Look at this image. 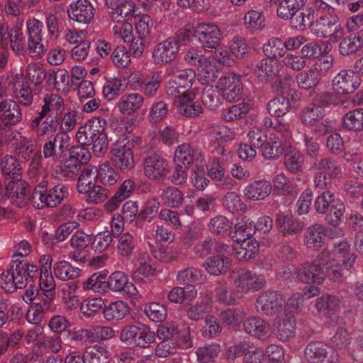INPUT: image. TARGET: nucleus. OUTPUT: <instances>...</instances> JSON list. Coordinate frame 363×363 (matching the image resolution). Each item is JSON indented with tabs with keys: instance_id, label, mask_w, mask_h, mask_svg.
I'll use <instances>...</instances> for the list:
<instances>
[{
	"instance_id": "nucleus-33",
	"label": "nucleus",
	"mask_w": 363,
	"mask_h": 363,
	"mask_svg": "<svg viewBox=\"0 0 363 363\" xmlns=\"http://www.w3.org/2000/svg\"><path fill=\"white\" fill-rule=\"evenodd\" d=\"M323 228L318 224L309 227L304 236V244L308 248L317 249L324 243Z\"/></svg>"
},
{
	"instance_id": "nucleus-46",
	"label": "nucleus",
	"mask_w": 363,
	"mask_h": 363,
	"mask_svg": "<svg viewBox=\"0 0 363 363\" xmlns=\"http://www.w3.org/2000/svg\"><path fill=\"white\" fill-rule=\"evenodd\" d=\"M81 168L76 160L68 157L61 162L57 173L65 179H73L78 175Z\"/></svg>"
},
{
	"instance_id": "nucleus-37",
	"label": "nucleus",
	"mask_w": 363,
	"mask_h": 363,
	"mask_svg": "<svg viewBox=\"0 0 363 363\" xmlns=\"http://www.w3.org/2000/svg\"><path fill=\"white\" fill-rule=\"evenodd\" d=\"M55 277L62 281L75 279L79 277L81 269L66 261L57 262L53 267Z\"/></svg>"
},
{
	"instance_id": "nucleus-41",
	"label": "nucleus",
	"mask_w": 363,
	"mask_h": 363,
	"mask_svg": "<svg viewBox=\"0 0 363 363\" xmlns=\"http://www.w3.org/2000/svg\"><path fill=\"white\" fill-rule=\"evenodd\" d=\"M221 92L218 86H208L203 90L201 99L204 106L215 110L221 105Z\"/></svg>"
},
{
	"instance_id": "nucleus-22",
	"label": "nucleus",
	"mask_w": 363,
	"mask_h": 363,
	"mask_svg": "<svg viewBox=\"0 0 363 363\" xmlns=\"http://www.w3.org/2000/svg\"><path fill=\"white\" fill-rule=\"evenodd\" d=\"M201 154L194 150L189 144L184 143L180 145L176 150L174 154V165L180 164L182 167L189 169L191 164L199 160Z\"/></svg>"
},
{
	"instance_id": "nucleus-63",
	"label": "nucleus",
	"mask_w": 363,
	"mask_h": 363,
	"mask_svg": "<svg viewBox=\"0 0 363 363\" xmlns=\"http://www.w3.org/2000/svg\"><path fill=\"white\" fill-rule=\"evenodd\" d=\"M98 177L104 185L112 186L115 184L119 179L118 174L108 164H103L99 167L97 171Z\"/></svg>"
},
{
	"instance_id": "nucleus-49",
	"label": "nucleus",
	"mask_w": 363,
	"mask_h": 363,
	"mask_svg": "<svg viewBox=\"0 0 363 363\" xmlns=\"http://www.w3.org/2000/svg\"><path fill=\"white\" fill-rule=\"evenodd\" d=\"M281 140L277 138H269L262 146V155L267 159H275L283 153Z\"/></svg>"
},
{
	"instance_id": "nucleus-24",
	"label": "nucleus",
	"mask_w": 363,
	"mask_h": 363,
	"mask_svg": "<svg viewBox=\"0 0 363 363\" xmlns=\"http://www.w3.org/2000/svg\"><path fill=\"white\" fill-rule=\"evenodd\" d=\"M272 186L267 180L255 181L245 188V196L252 201L263 200L272 192Z\"/></svg>"
},
{
	"instance_id": "nucleus-57",
	"label": "nucleus",
	"mask_w": 363,
	"mask_h": 363,
	"mask_svg": "<svg viewBox=\"0 0 363 363\" xmlns=\"http://www.w3.org/2000/svg\"><path fill=\"white\" fill-rule=\"evenodd\" d=\"M282 62L288 69L294 72L301 71L306 65L304 57L297 52L286 54L284 57Z\"/></svg>"
},
{
	"instance_id": "nucleus-38",
	"label": "nucleus",
	"mask_w": 363,
	"mask_h": 363,
	"mask_svg": "<svg viewBox=\"0 0 363 363\" xmlns=\"http://www.w3.org/2000/svg\"><path fill=\"white\" fill-rule=\"evenodd\" d=\"M291 109V104L288 97L278 96L267 104V111L271 116L281 117Z\"/></svg>"
},
{
	"instance_id": "nucleus-20",
	"label": "nucleus",
	"mask_w": 363,
	"mask_h": 363,
	"mask_svg": "<svg viewBox=\"0 0 363 363\" xmlns=\"http://www.w3.org/2000/svg\"><path fill=\"white\" fill-rule=\"evenodd\" d=\"M242 326L246 333L259 340H266L269 335L270 325L260 317L247 318Z\"/></svg>"
},
{
	"instance_id": "nucleus-17",
	"label": "nucleus",
	"mask_w": 363,
	"mask_h": 363,
	"mask_svg": "<svg viewBox=\"0 0 363 363\" xmlns=\"http://www.w3.org/2000/svg\"><path fill=\"white\" fill-rule=\"evenodd\" d=\"M330 347L319 341L311 342L305 348V356L311 363H335L330 355Z\"/></svg>"
},
{
	"instance_id": "nucleus-32",
	"label": "nucleus",
	"mask_w": 363,
	"mask_h": 363,
	"mask_svg": "<svg viewBox=\"0 0 363 363\" xmlns=\"http://www.w3.org/2000/svg\"><path fill=\"white\" fill-rule=\"evenodd\" d=\"M129 310V306L125 302L116 301L105 306L104 316L107 320H119L128 315Z\"/></svg>"
},
{
	"instance_id": "nucleus-14",
	"label": "nucleus",
	"mask_w": 363,
	"mask_h": 363,
	"mask_svg": "<svg viewBox=\"0 0 363 363\" xmlns=\"http://www.w3.org/2000/svg\"><path fill=\"white\" fill-rule=\"evenodd\" d=\"M296 274L298 280L305 284H320L325 281L323 267L313 262L301 264L296 269Z\"/></svg>"
},
{
	"instance_id": "nucleus-29",
	"label": "nucleus",
	"mask_w": 363,
	"mask_h": 363,
	"mask_svg": "<svg viewBox=\"0 0 363 363\" xmlns=\"http://www.w3.org/2000/svg\"><path fill=\"white\" fill-rule=\"evenodd\" d=\"M363 47V30L357 32V35H350L344 38L339 44V51L342 55L356 53Z\"/></svg>"
},
{
	"instance_id": "nucleus-3",
	"label": "nucleus",
	"mask_w": 363,
	"mask_h": 363,
	"mask_svg": "<svg viewBox=\"0 0 363 363\" xmlns=\"http://www.w3.org/2000/svg\"><path fill=\"white\" fill-rule=\"evenodd\" d=\"M38 277L35 265L18 267L14 272L6 270L0 275V286L6 292L13 293L18 289H24L28 284L35 282Z\"/></svg>"
},
{
	"instance_id": "nucleus-52",
	"label": "nucleus",
	"mask_w": 363,
	"mask_h": 363,
	"mask_svg": "<svg viewBox=\"0 0 363 363\" xmlns=\"http://www.w3.org/2000/svg\"><path fill=\"white\" fill-rule=\"evenodd\" d=\"M106 277L107 273H94L84 282L83 287L85 289H91L96 292L105 291V289L108 286L107 281H106Z\"/></svg>"
},
{
	"instance_id": "nucleus-28",
	"label": "nucleus",
	"mask_w": 363,
	"mask_h": 363,
	"mask_svg": "<svg viewBox=\"0 0 363 363\" xmlns=\"http://www.w3.org/2000/svg\"><path fill=\"white\" fill-rule=\"evenodd\" d=\"M108 287L113 291H124L127 294H135V287L128 282V277L121 272H115L109 276Z\"/></svg>"
},
{
	"instance_id": "nucleus-54",
	"label": "nucleus",
	"mask_w": 363,
	"mask_h": 363,
	"mask_svg": "<svg viewBox=\"0 0 363 363\" xmlns=\"http://www.w3.org/2000/svg\"><path fill=\"white\" fill-rule=\"evenodd\" d=\"M53 298L54 296H48V292L43 291L41 294H38L37 302L34 303L36 308L35 312L38 314L34 313L33 321H39L41 318V313L52 310Z\"/></svg>"
},
{
	"instance_id": "nucleus-9",
	"label": "nucleus",
	"mask_w": 363,
	"mask_h": 363,
	"mask_svg": "<svg viewBox=\"0 0 363 363\" xmlns=\"http://www.w3.org/2000/svg\"><path fill=\"white\" fill-rule=\"evenodd\" d=\"M284 303L281 294L267 291L256 299L255 307L257 312L262 315L275 316L282 311Z\"/></svg>"
},
{
	"instance_id": "nucleus-45",
	"label": "nucleus",
	"mask_w": 363,
	"mask_h": 363,
	"mask_svg": "<svg viewBox=\"0 0 363 363\" xmlns=\"http://www.w3.org/2000/svg\"><path fill=\"white\" fill-rule=\"evenodd\" d=\"M303 160V155L296 150H289L284 155V165L293 173L301 171Z\"/></svg>"
},
{
	"instance_id": "nucleus-51",
	"label": "nucleus",
	"mask_w": 363,
	"mask_h": 363,
	"mask_svg": "<svg viewBox=\"0 0 363 363\" xmlns=\"http://www.w3.org/2000/svg\"><path fill=\"white\" fill-rule=\"evenodd\" d=\"M10 44L12 50L16 53H23L26 47V36L18 26L13 27L10 30Z\"/></svg>"
},
{
	"instance_id": "nucleus-60",
	"label": "nucleus",
	"mask_w": 363,
	"mask_h": 363,
	"mask_svg": "<svg viewBox=\"0 0 363 363\" xmlns=\"http://www.w3.org/2000/svg\"><path fill=\"white\" fill-rule=\"evenodd\" d=\"M104 304L102 298H87L81 303L80 311L83 314L89 317L94 316L101 311Z\"/></svg>"
},
{
	"instance_id": "nucleus-39",
	"label": "nucleus",
	"mask_w": 363,
	"mask_h": 363,
	"mask_svg": "<svg viewBox=\"0 0 363 363\" xmlns=\"http://www.w3.org/2000/svg\"><path fill=\"white\" fill-rule=\"evenodd\" d=\"M1 172L11 179L22 177L23 169L21 162L14 157L6 155L1 162Z\"/></svg>"
},
{
	"instance_id": "nucleus-6",
	"label": "nucleus",
	"mask_w": 363,
	"mask_h": 363,
	"mask_svg": "<svg viewBox=\"0 0 363 363\" xmlns=\"http://www.w3.org/2000/svg\"><path fill=\"white\" fill-rule=\"evenodd\" d=\"M314 183L321 190L327 187L330 179H340L342 171L338 162L332 157H323L318 160L313 167Z\"/></svg>"
},
{
	"instance_id": "nucleus-12",
	"label": "nucleus",
	"mask_w": 363,
	"mask_h": 363,
	"mask_svg": "<svg viewBox=\"0 0 363 363\" xmlns=\"http://www.w3.org/2000/svg\"><path fill=\"white\" fill-rule=\"evenodd\" d=\"M360 81L353 71L342 70L332 81L333 90L338 95H348L358 89Z\"/></svg>"
},
{
	"instance_id": "nucleus-7",
	"label": "nucleus",
	"mask_w": 363,
	"mask_h": 363,
	"mask_svg": "<svg viewBox=\"0 0 363 363\" xmlns=\"http://www.w3.org/2000/svg\"><path fill=\"white\" fill-rule=\"evenodd\" d=\"M119 337L127 345L147 348L155 342V334L145 325H126L122 328Z\"/></svg>"
},
{
	"instance_id": "nucleus-16",
	"label": "nucleus",
	"mask_w": 363,
	"mask_h": 363,
	"mask_svg": "<svg viewBox=\"0 0 363 363\" xmlns=\"http://www.w3.org/2000/svg\"><path fill=\"white\" fill-rule=\"evenodd\" d=\"M218 87L221 91V96L231 102L240 99L242 84L238 76L228 74L219 79Z\"/></svg>"
},
{
	"instance_id": "nucleus-34",
	"label": "nucleus",
	"mask_w": 363,
	"mask_h": 363,
	"mask_svg": "<svg viewBox=\"0 0 363 363\" xmlns=\"http://www.w3.org/2000/svg\"><path fill=\"white\" fill-rule=\"evenodd\" d=\"M98 177L97 169L96 168H84L79 177L77 188L80 194L89 192L91 188L94 186Z\"/></svg>"
},
{
	"instance_id": "nucleus-61",
	"label": "nucleus",
	"mask_w": 363,
	"mask_h": 363,
	"mask_svg": "<svg viewBox=\"0 0 363 363\" xmlns=\"http://www.w3.org/2000/svg\"><path fill=\"white\" fill-rule=\"evenodd\" d=\"M145 313L154 322H161L167 316V309L164 306L157 302L150 303L145 307Z\"/></svg>"
},
{
	"instance_id": "nucleus-19",
	"label": "nucleus",
	"mask_w": 363,
	"mask_h": 363,
	"mask_svg": "<svg viewBox=\"0 0 363 363\" xmlns=\"http://www.w3.org/2000/svg\"><path fill=\"white\" fill-rule=\"evenodd\" d=\"M93 6L88 0H78L67 10L69 17L78 25L88 24L94 17Z\"/></svg>"
},
{
	"instance_id": "nucleus-47",
	"label": "nucleus",
	"mask_w": 363,
	"mask_h": 363,
	"mask_svg": "<svg viewBox=\"0 0 363 363\" xmlns=\"http://www.w3.org/2000/svg\"><path fill=\"white\" fill-rule=\"evenodd\" d=\"M135 11L133 2L125 0L110 15L113 22L120 23L125 21L126 17H134L136 15Z\"/></svg>"
},
{
	"instance_id": "nucleus-21",
	"label": "nucleus",
	"mask_w": 363,
	"mask_h": 363,
	"mask_svg": "<svg viewBox=\"0 0 363 363\" xmlns=\"http://www.w3.org/2000/svg\"><path fill=\"white\" fill-rule=\"evenodd\" d=\"M111 160L114 166L122 171H128L134 167L133 150L129 147L120 145L111 150Z\"/></svg>"
},
{
	"instance_id": "nucleus-50",
	"label": "nucleus",
	"mask_w": 363,
	"mask_h": 363,
	"mask_svg": "<svg viewBox=\"0 0 363 363\" xmlns=\"http://www.w3.org/2000/svg\"><path fill=\"white\" fill-rule=\"evenodd\" d=\"M241 247L236 252V257L239 260H249L255 257L259 250V243L253 238L247 241H241Z\"/></svg>"
},
{
	"instance_id": "nucleus-55",
	"label": "nucleus",
	"mask_w": 363,
	"mask_h": 363,
	"mask_svg": "<svg viewBox=\"0 0 363 363\" xmlns=\"http://www.w3.org/2000/svg\"><path fill=\"white\" fill-rule=\"evenodd\" d=\"M249 111V104L240 103L234 105L225 110L222 113V118L228 122H231L238 120L240 118L244 117Z\"/></svg>"
},
{
	"instance_id": "nucleus-48",
	"label": "nucleus",
	"mask_w": 363,
	"mask_h": 363,
	"mask_svg": "<svg viewBox=\"0 0 363 363\" xmlns=\"http://www.w3.org/2000/svg\"><path fill=\"white\" fill-rule=\"evenodd\" d=\"M160 197L162 202L169 207H177L184 201L182 191L174 186H169L164 189Z\"/></svg>"
},
{
	"instance_id": "nucleus-5",
	"label": "nucleus",
	"mask_w": 363,
	"mask_h": 363,
	"mask_svg": "<svg viewBox=\"0 0 363 363\" xmlns=\"http://www.w3.org/2000/svg\"><path fill=\"white\" fill-rule=\"evenodd\" d=\"M172 78L166 86L167 94L174 97L191 94L188 90L195 79L196 74L192 69H177L175 66L167 69Z\"/></svg>"
},
{
	"instance_id": "nucleus-18",
	"label": "nucleus",
	"mask_w": 363,
	"mask_h": 363,
	"mask_svg": "<svg viewBox=\"0 0 363 363\" xmlns=\"http://www.w3.org/2000/svg\"><path fill=\"white\" fill-rule=\"evenodd\" d=\"M144 164L145 174L149 179H160L166 177L169 173L167 162L157 154L145 157Z\"/></svg>"
},
{
	"instance_id": "nucleus-27",
	"label": "nucleus",
	"mask_w": 363,
	"mask_h": 363,
	"mask_svg": "<svg viewBox=\"0 0 363 363\" xmlns=\"http://www.w3.org/2000/svg\"><path fill=\"white\" fill-rule=\"evenodd\" d=\"M176 98L177 99V103H178L177 108L182 115L186 117H196L202 113L201 106L193 102L194 94L182 95Z\"/></svg>"
},
{
	"instance_id": "nucleus-58",
	"label": "nucleus",
	"mask_w": 363,
	"mask_h": 363,
	"mask_svg": "<svg viewBox=\"0 0 363 363\" xmlns=\"http://www.w3.org/2000/svg\"><path fill=\"white\" fill-rule=\"evenodd\" d=\"M335 254H339L342 257V264L346 269H350L354 264L356 257L350 253V246L347 242H340L335 247Z\"/></svg>"
},
{
	"instance_id": "nucleus-1",
	"label": "nucleus",
	"mask_w": 363,
	"mask_h": 363,
	"mask_svg": "<svg viewBox=\"0 0 363 363\" xmlns=\"http://www.w3.org/2000/svg\"><path fill=\"white\" fill-rule=\"evenodd\" d=\"M45 24L47 31L44 30L43 23L38 19L28 20L26 23L28 38L27 47L31 56H40L46 51L45 43L49 38H56L60 31V19L54 14L50 13L45 17Z\"/></svg>"
},
{
	"instance_id": "nucleus-13",
	"label": "nucleus",
	"mask_w": 363,
	"mask_h": 363,
	"mask_svg": "<svg viewBox=\"0 0 363 363\" xmlns=\"http://www.w3.org/2000/svg\"><path fill=\"white\" fill-rule=\"evenodd\" d=\"M179 52L174 40L167 38L154 47L152 53V61L160 65L169 64L177 57Z\"/></svg>"
},
{
	"instance_id": "nucleus-53",
	"label": "nucleus",
	"mask_w": 363,
	"mask_h": 363,
	"mask_svg": "<svg viewBox=\"0 0 363 363\" xmlns=\"http://www.w3.org/2000/svg\"><path fill=\"white\" fill-rule=\"evenodd\" d=\"M84 354L85 363H106L107 357L105 349L100 345L88 347Z\"/></svg>"
},
{
	"instance_id": "nucleus-26",
	"label": "nucleus",
	"mask_w": 363,
	"mask_h": 363,
	"mask_svg": "<svg viewBox=\"0 0 363 363\" xmlns=\"http://www.w3.org/2000/svg\"><path fill=\"white\" fill-rule=\"evenodd\" d=\"M276 224L279 230L286 235H296L302 231L303 224L294 218L291 215H278L276 218Z\"/></svg>"
},
{
	"instance_id": "nucleus-64",
	"label": "nucleus",
	"mask_w": 363,
	"mask_h": 363,
	"mask_svg": "<svg viewBox=\"0 0 363 363\" xmlns=\"http://www.w3.org/2000/svg\"><path fill=\"white\" fill-rule=\"evenodd\" d=\"M219 345H210L206 347H201L196 351L198 361L201 363H209L213 362L218 356Z\"/></svg>"
},
{
	"instance_id": "nucleus-59",
	"label": "nucleus",
	"mask_w": 363,
	"mask_h": 363,
	"mask_svg": "<svg viewBox=\"0 0 363 363\" xmlns=\"http://www.w3.org/2000/svg\"><path fill=\"white\" fill-rule=\"evenodd\" d=\"M59 124L60 121L57 116H48L37 129H32V130L35 131L38 137H43L55 133Z\"/></svg>"
},
{
	"instance_id": "nucleus-43",
	"label": "nucleus",
	"mask_w": 363,
	"mask_h": 363,
	"mask_svg": "<svg viewBox=\"0 0 363 363\" xmlns=\"http://www.w3.org/2000/svg\"><path fill=\"white\" fill-rule=\"evenodd\" d=\"M306 4V0H283L277 9V16L282 19L288 20L292 12L302 9Z\"/></svg>"
},
{
	"instance_id": "nucleus-44",
	"label": "nucleus",
	"mask_w": 363,
	"mask_h": 363,
	"mask_svg": "<svg viewBox=\"0 0 363 363\" xmlns=\"http://www.w3.org/2000/svg\"><path fill=\"white\" fill-rule=\"evenodd\" d=\"M324 116V110L314 104L305 107L301 114V122L305 125H312Z\"/></svg>"
},
{
	"instance_id": "nucleus-30",
	"label": "nucleus",
	"mask_w": 363,
	"mask_h": 363,
	"mask_svg": "<svg viewBox=\"0 0 363 363\" xmlns=\"http://www.w3.org/2000/svg\"><path fill=\"white\" fill-rule=\"evenodd\" d=\"M313 11L311 8L292 12L288 18L292 28L298 30H304L306 26L312 23L313 19Z\"/></svg>"
},
{
	"instance_id": "nucleus-31",
	"label": "nucleus",
	"mask_w": 363,
	"mask_h": 363,
	"mask_svg": "<svg viewBox=\"0 0 363 363\" xmlns=\"http://www.w3.org/2000/svg\"><path fill=\"white\" fill-rule=\"evenodd\" d=\"M227 245L216 239L208 238L197 243L194 247V252L201 257H205L209 255H214L217 252H224V247Z\"/></svg>"
},
{
	"instance_id": "nucleus-40",
	"label": "nucleus",
	"mask_w": 363,
	"mask_h": 363,
	"mask_svg": "<svg viewBox=\"0 0 363 363\" xmlns=\"http://www.w3.org/2000/svg\"><path fill=\"white\" fill-rule=\"evenodd\" d=\"M279 64L271 58H264L259 60L255 69V73L259 77H277L279 72Z\"/></svg>"
},
{
	"instance_id": "nucleus-35",
	"label": "nucleus",
	"mask_w": 363,
	"mask_h": 363,
	"mask_svg": "<svg viewBox=\"0 0 363 363\" xmlns=\"http://www.w3.org/2000/svg\"><path fill=\"white\" fill-rule=\"evenodd\" d=\"M342 125L348 130H363V108H357L347 112L342 118Z\"/></svg>"
},
{
	"instance_id": "nucleus-4",
	"label": "nucleus",
	"mask_w": 363,
	"mask_h": 363,
	"mask_svg": "<svg viewBox=\"0 0 363 363\" xmlns=\"http://www.w3.org/2000/svg\"><path fill=\"white\" fill-rule=\"evenodd\" d=\"M314 207L317 213L327 214L330 217L329 223L334 226L341 221L345 211L343 202L330 190L323 191L316 198Z\"/></svg>"
},
{
	"instance_id": "nucleus-62",
	"label": "nucleus",
	"mask_w": 363,
	"mask_h": 363,
	"mask_svg": "<svg viewBox=\"0 0 363 363\" xmlns=\"http://www.w3.org/2000/svg\"><path fill=\"white\" fill-rule=\"evenodd\" d=\"M69 158L76 160L80 167L87 164L91 156L89 150L83 145L72 146L69 150Z\"/></svg>"
},
{
	"instance_id": "nucleus-36",
	"label": "nucleus",
	"mask_w": 363,
	"mask_h": 363,
	"mask_svg": "<svg viewBox=\"0 0 363 363\" xmlns=\"http://www.w3.org/2000/svg\"><path fill=\"white\" fill-rule=\"evenodd\" d=\"M320 74L316 67L301 72L296 77L299 88L308 90L318 84Z\"/></svg>"
},
{
	"instance_id": "nucleus-10",
	"label": "nucleus",
	"mask_w": 363,
	"mask_h": 363,
	"mask_svg": "<svg viewBox=\"0 0 363 363\" xmlns=\"http://www.w3.org/2000/svg\"><path fill=\"white\" fill-rule=\"evenodd\" d=\"M194 36L204 48L216 49L220 44L222 32L214 23H200L195 28Z\"/></svg>"
},
{
	"instance_id": "nucleus-11",
	"label": "nucleus",
	"mask_w": 363,
	"mask_h": 363,
	"mask_svg": "<svg viewBox=\"0 0 363 363\" xmlns=\"http://www.w3.org/2000/svg\"><path fill=\"white\" fill-rule=\"evenodd\" d=\"M30 194V186L22 177L11 179L6 185V195L18 207H24L29 200L31 201Z\"/></svg>"
},
{
	"instance_id": "nucleus-42",
	"label": "nucleus",
	"mask_w": 363,
	"mask_h": 363,
	"mask_svg": "<svg viewBox=\"0 0 363 363\" xmlns=\"http://www.w3.org/2000/svg\"><path fill=\"white\" fill-rule=\"evenodd\" d=\"M262 50L264 55L272 60L284 57L285 43L281 38H273L264 45Z\"/></svg>"
},
{
	"instance_id": "nucleus-15",
	"label": "nucleus",
	"mask_w": 363,
	"mask_h": 363,
	"mask_svg": "<svg viewBox=\"0 0 363 363\" xmlns=\"http://www.w3.org/2000/svg\"><path fill=\"white\" fill-rule=\"evenodd\" d=\"M224 249V252H217L204 262L203 267L210 274L214 276L224 274L230 268L228 256L231 253V248L230 246L227 245Z\"/></svg>"
},
{
	"instance_id": "nucleus-2",
	"label": "nucleus",
	"mask_w": 363,
	"mask_h": 363,
	"mask_svg": "<svg viewBox=\"0 0 363 363\" xmlns=\"http://www.w3.org/2000/svg\"><path fill=\"white\" fill-rule=\"evenodd\" d=\"M69 188L62 184L48 186L47 181L40 182L33 190L31 203L34 208L42 209L45 206L54 208L69 196Z\"/></svg>"
},
{
	"instance_id": "nucleus-56",
	"label": "nucleus",
	"mask_w": 363,
	"mask_h": 363,
	"mask_svg": "<svg viewBox=\"0 0 363 363\" xmlns=\"http://www.w3.org/2000/svg\"><path fill=\"white\" fill-rule=\"evenodd\" d=\"M339 307V301L330 295H323L317 300L316 308L319 312L324 314H330Z\"/></svg>"
},
{
	"instance_id": "nucleus-8",
	"label": "nucleus",
	"mask_w": 363,
	"mask_h": 363,
	"mask_svg": "<svg viewBox=\"0 0 363 363\" xmlns=\"http://www.w3.org/2000/svg\"><path fill=\"white\" fill-rule=\"evenodd\" d=\"M311 26L317 36L329 38L333 43L337 42L344 35L340 20L335 13L322 16Z\"/></svg>"
},
{
	"instance_id": "nucleus-25",
	"label": "nucleus",
	"mask_w": 363,
	"mask_h": 363,
	"mask_svg": "<svg viewBox=\"0 0 363 363\" xmlns=\"http://www.w3.org/2000/svg\"><path fill=\"white\" fill-rule=\"evenodd\" d=\"M143 101V97L138 94H125L121 98L118 108L123 115L130 116L142 107Z\"/></svg>"
},
{
	"instance_id": "nucleus-23",
	"label": "nucleus",
	"mask_w": 363,
	"mask_h": 363,
	"mask_svg": "<svg viewBox=\"0 0 363 363\" xmlns=\"http://www.w3.org/2000/svg\"><path fill=\"white\" fill-rule=\"evenodd\" d=\"M136 188L135 183L132 179H127L119 186L115 195L105 204L108 211H113L117 208L118 204L128 198Z\"/></svg>"
}]
</instances>
